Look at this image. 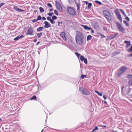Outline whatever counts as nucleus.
Returning <instances> with one entry per match:
<instances>
[{
    "instance_id": "1",
    "label": "nucleus",
    "mask_w": 132,
    "mask_h": 132,
    "mask_svg": "<svg viewBox=\"0 0 132 132\" xmlns=\"http://www.w3.org/2000/svg\"><path fill=\"white\" fill-rule=\"evenodd\" d=\"M84 38L83 35L81 32H77L76 33L75 39L78 45H81L82 44Z\"/></svg>"
},
{
    "instance_id": "2",
    "label": "nucleus",
    "mask_w": 132,
    "mask_h": 132,
    "mask_svg": "<svg viewBox=\"0 0 132 132\" xmlns=\"http://www.w3.org/2000/svg\"><path fill=\"white\" fill-rule=\"evenodd\" d=\"M67 11L68 13L72 15H75L76 13L75 9L71 7L67 8Z\"/></svg>"
},
{
    "instance_id": "3",
    "label": "nucleus",
    "mask_w": 132,
    "mask_h": 132,
    "mask_svg": "<svg viewBox=\"0 0 132 132\" xmlns=\"http://www.w3.org/2000/svg\"><path fill=\"white\" fill-rule=\"evenodd\" d=\"M127 69V68L126 66H122L121 67L118 71V77H120L123 73Z\"/></svg>"
},
{
    "instance_id": "4",
    "label": "nucleus",
    "mask_w": 132,
    "mask_h": 132,
    "mask_svg": "<svg viewBox=\"0 0 132 132\" xmlns=\"http://www.w3.org/2000/svg\"><path fill=\"white\" fill-rule=\"evenodd\" d=\"M116 24L119 31L123 33H125V28H123L119 22H117Z\"/></svg>"
},
{
    "instance_id": "5",
    "label": "nucleus",
    "mask_w": 132,
    "mask_h": 132,
    "mask_svg": "<svg viewBox=\"0 0 132 132\" xmlns=\"http://www.w3.org/2000/svg\"><path fill=\"white\" fill-rule=\"evenodd\" d=\"M55 6L57 9L60 11L62 12L63 11V9L62 6L60 3L57 1H55Z\"/></svg>"
},
{
    "instance_id": "6",
    "label": "nucleus",
    "mask_w": 132,
    "mask_h": 132,
    "mask_svg": "<svg viewBox=\"0 0 132 132\" xmlns=\"http://www.w3.org/2000/svg\"><path fill=\"white\" fill-rule=\"evenodd\" d=\"M118 9H116L115 11V13L117 17L118 18L121 22H122V18L120 14L118 11Z\"/></svg>"
},
{
    "instance_id": "7",
    "label": "nucleus",
    "mask_w": 132,
    "mask_h": 132,
    "mask_svg": "<svg viewBox=\"0 0 132 132\" xmlns=\"http://www.w3.org/2000/svg\"><path fill=\"white\" fill-rule=\"evenodd\" d=\"M34 30L31 28H29L27 31L26 34L27 35H34Z\"/></svg>"
},
{
    "instance_id": "8",
    "label": "nucleus",
    "mask_w": 132,
    "mask_h": 132,
    "mask_svg": "<svg viewBox=\"0 0 132 132\" xmlns=\"http://www.w3.org/2000/svg\"><path fill=\"white\" fill-rule=\"evenodd\" d=\"M127 77L129 80L128 81L129 86H131L132 85V75H129L127 76Z\"/></svg>"
},
{
    "instance_id": "9",
    "label": "nucleus",
    "mask_w": 132,
    "mask_h": 132,
    "mask_svg": "<svg viewBox=\"0 0 132 132\" xmlns=\"http://www.w3.org/2000/svg\"><path fill=\"white\" fill-rule=\"evenodd\" d=\"M74 1L77 7V10H79L80 6V1L79 0H74Z\"/></svg>"
},
{
    "instance_id": "10",
    "label": "nucleus",
    "mask_w": 132,
    "mask_h": 132,
    "mask_svg": "<svg viewBox=\"0 0 132 132\" xmlns=\"http://www.w3.org/2000/svg\"><path fill=\"white\" fill-rule=\"evenodd\" d=\"M13 9L15 11L19 12H23L25 11V10L19 9L17 6H14Z\"/></svg>"
},
{
    "instance_id": "11",
    "label": "nucleus",
    "mask_w": 132,
    "mask_h": 132,
    "mask_svg": "<svg viewBox=\"0 0 132 132\" xmlns=\"http://www.w3.org/2000/svg\"><path fill=\"white\" fill-rule=\"evenodd\" d=\"M45 24L44 26V27L46 28H47L50 27L51 26V24L47 21H45L44 22Z\"/></svg>"
},
{
    "instance_id": "12",
    "label": "nucleus",
    "mask_w": 132,
    "mask_h": 132,
    "mask_svg": "<svg viewBox=\"0 0 132 132\" xmlns=\"http://www.w3.org/2000/svg\"><path fill=\"white\" fill-rule=\"evenodd\" d=\"M24 37L23 35H21V36H18L16 37L14 39V40L15 41L19 39H21Z\"/></svg>"
},
{
    "instance_id": "13",
    "label": "nucleus",
    "mask_w": 132,
    "mask_h": 132,
    "mask_svg": "<svg viewBox=\"0 0 132 132\" xmlns=\"http://www.w3.org/2000/svg\"><path fill=\"white\" fill-rule=\"evenodd\" d=\"M60 35L64 40H66V38L65 37V34L64 32H61L60 34Z\"/></svg>"
},
{
    "instance_id": "14",
    "label": "nucleus",
    "mask_w": 132,
    "mask_h": 132,
    "mask_svg": "<svg viewBox=\"0 0 132 132\" xmlns=\"http://www.w3.org/2000/svg\"><path fill=\"white\" fill-rule=\"evenodd\" d=\"M124 43L127 44V48L128 47L131 45L130 42L129 41L125 40L124 41Z\"/></svg>"
},
{
    "instance_id": "15",
    "label": "nucleus",
    "mask_w": 132,
    "mask_h": 132,
    "mask_svg": "<svg viewBox=\"0 0 132 132\" xmlns=\"http://www.w3.org/2000/svg\"><path fill=\"white\" fill-rule=\"evenodd\" d=\"M105 17L107 20L110 21L111 20L112 18L110 14L109 15H108L105 16Z\"/></svg>"
},
{
    "instance_id": "16",
    "label": "nucleus",
    "mask_w": 132,
    "mask_h": 132,
    "mask_svg": "<svg viewBox=\"0 0 132 132\" xmlns=\"http://www.w3.org/2000/svg\"><path fill=\"white\" fill-rule=\"evenodd\" d=\"M103 14L105 16L110 14L109 12L108 11L106 10L103 11Z\"/></svg>"
},
{
    "instance_id": "17",
    "label": "nucleus",
    "mask_w": 132,
    "mask_h": 132,
    "mask_svg": "<svg viewBox=\"0 0 132 132\" xmlns=\"http://www.w3.org/2000/svg\"><path fill=\"white\" fill-rule=\"evenodd\" d=\"M82 26L83 27L84 29H85L87 30H90V29H91V28L89 27L86 26L82 25Z\"/></svg>"
},
{
    "instance_id": "18",
    "label": "nucleus",
    "mask_w": 132,
    "mask_h": 132,
    "mask_svg": "<svg viewBox=\"0 0 132 132\" xmlns=\"http://www.w3.org/2000/svg\"><path fill=\"white\" fill-rule=\"evenodd\" d=\"M43 27H40L37 29V30L38 32H40L42 31V29H43Z\"/></svg>"
},
{
    "instance_id": "19",
    "label": "nucleus",
    "mask_w": 132,
    "mask_h": 132,
    "mask_svg": "<svg viewBox=\"0 0 132 132\" xmlns=\"http://www.w3.org/2000/svg\"><path fill=\"white\" fill-rule=\"evenodd\" d=\"M92 36L90 35H88L87 37V41H88L92 39Z\"/></svg>"
},
{
    "instance_id": "20",
    "label": "nucleus",
    "mask_w": 132,
    "mask_h": 132,
    "mask_svg": "<svg viewBox=\"0 0 132 132\" xmlns=\"http://www.w3.org/2000/svg\"><path fill=\"white\" fill-rule=\"evenodd\" d=\"M39 9V11L40 12H43L44 11V9L42 7H40Z\"/></svg>"
},
{
    "instance_id": "21",
    "label": "nucleus",
    "mask_w": 132,
    "mask_h": 132,
    "mask_svg": "<svg viewBox=\"0 0 132 132\" xmlns=\"http://www.w3.org/2000/svg\"><path fill=\"white\" fill-rule=\"evenodd\" d=\"M124 23L126 25V26H129V24L128 22L126 20H124L123 21Z\"/></svg>"
},
{
    "instance_id": "22",
    "label": "nucleus",
    "mask_w": 132,
    "mask_h": 132,
    "mask_svg": "<svg viewBox=\"0 0 132 132\" xmlns=\"http://www.w3.org/2000/svg\"><path fill=\"white\" fill-rule=\"evenodd\" d=\"M132 89L131 88H128L129 91L128 92H127L126 93V94L129 95V93L130 92V91Z\"/></svg>"
},
{
    "instance_id": "23",
    "label": "nucleus",
    "mask_w": 132,
    "mask_h": 132,
    "mask_svg": "<svg viewBox=\"0 0 132 132\" xmlns=\"http://www.w3.org/2000/svg\"><path fill=\"white\" fill-rule=\"evenodd\" d=\"M37 97L36 96H33L31 98H30V100H35L36 99Z\"/></svg>"
},
{
    "instance_id": "24",
    "label": "nucleus",
    "mask_w": 132,
    "mask_h": 132,
    "mask_svg": "<svg viewBox=\"0 0 132 132\" xmlns=\"http://www.w3.org/2000/svg\"><path fill=\"white\" fill-rule=\"evenodd\" d=\"M85 90V89H82V90L80 92V93L82 94H87L85 93H84Z\"/></svg>"
},
{
    "instance_id": "25",
    "label": "nucleus",
    "mask_w": 132,
    "mask_h": 132,
    "mask_svg": "<svg viewBox=\"0 0 132 132\" xmlns=\"http://www.w3.org/2000/svg\"><path fill=\"white\" fill-rule=\"evenodd\" d=\"M42 32H40L38 33L37 34V37L38 38H40L42 35Z\"/></svg>"
},
{
    "instance_id": "26",
    "label": "nucleus",
    "mask_w": 132,
    "mask_h": 132,
    "mask_svg": "<svg viewBox=\"0 0 132 132\" xmlns=\"http://www.w3.org/2000/svg\"><path fill=\"white\" fill-rule=\"evenodd\" d=\"M95 92L97 93L100 96H102V93H100L99 92L97 91H95Z\"/></svg>"
},
{
    "instance_id": "27",
    "label": "nucleus",
    "mask_w": 132,
    "mask_h": 132,
    "mask_svg": "<svg viewBox=\"0 0 132 132\" xmlns=\"http://www.w3.org/2000/svg\"><path fill=\"white\" fill-rule=\"evenodd\" d=\"M118 34V33H116V34L115 35H112V36H113V38H116Z\"/></svg>"
},
{
    "instance_id": "28",
    "label": "nucleus",
    "mask_w": 132,
    "mask_h": 132,
    "mask_svg": "<svg viewBox=\"0 0 132 132\" xmlns=\"http://www.w3.org/2000/svg\"><path fill=\"white\" fill-rule=\"evenodd\" d=\"M127 50L129 52H132V45H131V47L129 48Z\"/></svg>"
},
{
    "instance_id": "29",
    "label": "nucleus",
    "mask_w": 132,
    "mask_h": 132,
    "mask_svg": "<svg viewBox=\"0 0 132 132\" xmlns=\"http://www.w3.org/2000/svg\"><path fill=\"white\" fill-rule=\"evenodd\" d=\"M92 5V4L91 3H89L88 4V9H90L91 6Z\"/></svg>"
},
{
    "instance_id": "30",
    "label": "nucleus",
    "mask_w": 132,
    "mask_h": 132,
    "mask_svg": "<svg viewBox=\"0 0 132 132\" xmlns=\"http://www.w3.org/2000/svg\"><path fill=\"white\" fill-rule=\"evenodd\" d=\"M95 2L97 4H99L100 5H101L102 4V3L101 2L99 1H95Z\"/></svg>"
},
{
    "instance_id": "31",
    "label": "nucleus",
    "mask_w": 132,
    "mask_h": 132,
    "mask_svg": "<svg viewBox=\"0 0 132 132\" xmlns=\"http://www.w3.org/2000/svg\"><path fill=\"white\" fill-rule=\"evenodd\" d=\"M85 59L84 57L83 56H81L80 57V60L81 61H83Z\"/></svg>"
},
{
    "instance_id": "32",
    "label": "nucleus",
    "mask_w": 132,
    "mask_h": 132,
    "mask_svg": "<svg viewBox=\"0 0 132 132\" xmlns=\"http://www.w3.org/2000/svg\"><path fill=\"white\" fill-rule=\"evenodd\" d=\"M99 34L101 36V38H105L106 37L103 34H101L100 33H99Z\"/></svg>"
},
{
    "instance_id": "33",
    "label": "nucleus",
    "mask_w": 132,
    "mask_h": 132,
    "mask_svg": "<svg viewBox=\"0 0 132 132\" xmlns=\"http://www.w3.org/2000/svg\"><path fill=\"white\" fill-rule=\"evenodd\" d=\"M63 22L62 21L59 22V21L58 22V26H60L61 24H62Z\"/></svg>"
},
{
    "instance_id": "34",
    "label": "nucleus",
    "mask_w": 132,
    "mask_h": 132,
    "mask_svg": "<svg viewBox=\"0 0 132 132\" xmlns=\"http://www.w3.org/2000/svg\"><path fill=\"white\" fill-rule=\"evenodd\" d=\"M54 13L55 14L57 15H58V13L57 11L56 10H54Z\"/></svg>"
},
{
    "instance_id": "35",
    "label": "nucleus",
    "mask_w": 132,
    "mask_h": 132,
    "mask_svg": "<svg viewBox=\"0 0 132 132\" xmlns=\"http://www.w3.org/2000/svg\"><path fill=\"white\" fill-rule=\"evenodd\" d=\"M37 19L38 20H40L42 19V17L40 15H39L38 16Z\"/></svg>"
},
{
    "instance_id": "36",
    "label": "nucleus",
    "mask_w": 132,
    "mask_h": 132,
    "mask_svg": "<svg viewBox=\"0 0 132 132\" xmlns=\"http://www.w3.org/2000/svg\"><path fill=\"white\" fill-rule=\"evenodd\" d=\"M75 54L77 56L78 58L79 56L80 55V54L78 53L77 52H76Z\"/></svg>"
},
{
    "instance_id": "37",
    "label": "nucleus",
    "mask_w": 132,
    "mask_h": 132,
    "mask_svg": "<svg viewBox=\"0 0 132 132\" xmlns=\"http://www.w3.org/2000/svg\"><path fill=\"white\" fill-rule=\"evenodd\" d=\"M57 17L55 15L53 16L52 17V18L53 20L56 19H57Z\"/></svg>"
},
{
    "instance_id": "38",
    "label": "nucleus",
    "mask_w": 132,
    "mask_h": 132,
    "mask_svg": "<svg viewBox=\"0 0 132 132\" xmlns=\"http://www.w3.org/2000/svg\"><path fill=\"white\" fill-rule=\"evenodd\" d=\"M84 93H87V94H85V95H88L90 94L89 92L87 90H85Z\"/></svg>"
},
{
    "instance_id": "39",
    "label": "nucleus",
    "mask_w": 132,
    "mask_h": 132,
    "mask_svg": "<svg viewBox=\"0 0 132 132\" xmlns=\"http://www.w3.org/2000/svg\"><path fill=\"white\" fill-rule=\"evenodd\" d=\"M38 21V20L37 19H35L32 20V21L33 23H34V22H37V21Z\"/></svg>"
},
{
    "instance_id": "40",
    "label": "nucleus",
    "mask_w": 132,
    "mask_h": 132,
    "mask_svg": "<svg viewBox=\"0 0 132 132\" xmlns=\"http://www.w3.org/2000/svg\"><path fill=\"white\" fill-rule=\"evenodd\" d=\"M119 10L123 14H124L125 12H124V11L122 9H120Z\"/></svg>"
},
{
    "instance_id": "41",
    "label": "nucleus",
    "mask_w": 132,
    "mask_h": 132,
    "mask_svg": "<svg viewBox=\"0 0 132 132\" xmlns=\"http://www.w3.org/2000/svg\"><path fill=\"white\" fill-rule=\"evenodd\" d=\"M84 63H85L86 64H87V59L86 58L84 60Z\"/></svg>"
},
{
    "instance_id": "42",
    "label": "nucleus",
    "mask_w": 132,
    "mask_h": 132,
    "mask_svg": "<svg viewBox=\"0 0 132 132\" xmlns=\"http://www.w3.org/2000/svg\"><path fill=\"white\" fill-rule=\"evenodd\" d=\"M47 20L49 21L51 20V18L50 17L48 16L47 17Z\"/></svg>"
},
{
    "instance_id": "43",
    "label": "nucleus",
    "mask_w": 132,
    "mask_h": 132,
    "mask_svg": "<svg viewBox=\"0 0 132 132\" xmlns=\"http://www.w3.org/2000/svg\"><path fill=\"white\" fill-rule=\"evenodd\" d=\"M86 76V75H82L81 76V78L82 79H83Z\"/></svg>"
},
{
    "instance_id": "44",
    "label": "nucleus",
    "mask_w": 132,
    "mask_h": 132,
    "mask_svg": "<svg viewBox=\"0 0 132 132\" xmlns=\"http://www.w3.org/2000/svg\"><path fill=\"white\" fill-rule=\"evenodd\" d=\"M53 14V13H48V15L50 16H52V15Z\"/></svg>"
},
{
    "instance_id": "45",
    "label": "nucleus",
    "mask_w": 132,
    "mask_h": 132,
    "mask_svg": "<svg viewBox=\"0 0 132 132\" xmlns=\"http://www.w3.org/2000/svg\"><path fill=\"white\" fill-rule=\"evenodd\" d=\"M47 5L50 7H52V5L50 3L47 4Z\"/></svg>"
},
{
    "instance_id": "46",
    "label": "nucleus",
    "mask_w": 132,
    "mask_h": 132,
    "mask_svg": "<svg viewBox=\"0 0 132 132\" xmlns=\"http://www.w3.org/2000/svg\"><path fill=\"white\" fill-rule=\"evenodd\" d=\"M50 22L52 24H54L55 23V22L53 21V20L52 19L50 20Z\"/></svg>"
},
{
    "instance_id": "47",
    "label": "nucleus",
    "mask_w": 132,
    "mask_h": 132,
    "mask_svg": "<svg viewBox=\"0 0 132 132\" xmlns=\"http://www.w3.org/2000/svg\"><path fill=\"white\" fill-rule=\"evenodd\" d=\"M98 129V127L97 126H95V128L94 129V130H95H95H97Z\"/></svg>"
},
{
    "instance_id": "48",
    "label": "nucleus",
    "mask_w": 132,
    "mask_h": 132,
    "mask_svg": "<svg viewBox=\"0 0 132 132\" xmlns=\"http://www.w3.org/2000/svg\"><path fill=\"white\" fill-rule=\"evenodd\" d=\"M5 4V3H2L0 4V7H2Z\"/></svg>"
},
{
    "instance_id": "49",
    "label": "nucleus",
    "mask_w": 132,
    "mask_h": 132,
    "mask_svg": "<svg viewBox=\"0 0 132 132\" xmlns=\"http://www.w3.org/2000/svg\"><path fill=\"white\" fill-rule=\"evenodd\" d=\"M125 19L127 20H128V21H129L130 20L129 19L127 16H126Z\"/></svg>"
},
{
    "instance_id": "50",
    "label": "nucleus",
    "mask_w": 132,
    "mask_h": 132,
    "mask_svg": "<svg viewBox=\"0 0 132 132\" xmlns=\"http://www.w3.org/2000/svg\"><path fill=\"white\" fill-rule=\"evenodd\" d=\"M103 97L105 100L107 98L106 96L105 95H104L103 96Z\"/></svg>"
},
{
    "instance_id": "51",
    "label": "nucleus",
    "mask_w": 132,
    "mask_h": 132,
    "mask_svg": "<svg viewBox=\"0 0 132 132\" xmlns=\"http://www.w3.org/2000/svg\"><path fill=\"white\" fill-rule=\"evenodd\" d=\"M82 90V88L81 87H79V90L80 92H81Z\"/></svg>"
},
{
    "instance_id": "52",
    "label": "nucleus",
    "mask_w": 132,
    "mask_h": 132,
    "mask_svg": "<svg viewBox=\"0 0 132 132\" xmlns=\"http://www.w3.org/2000/svg\"><path fill=\"white\" fill-rule=\"evenodd\" d=\"M42 18V19H43V20H46V18L44 17H43Z\"/></svg>"
},
{
    "instance_id": "53",
    "label": "nucleus",
    "mask_w": 132,
    "mask_h": 132,
    "mask_svg": "<svg viewBox=\"0 0 132 132\" xmlns=\"http://www.w3.org/2000/svg\"><path fill=\"white\" fill-rule=\"evenodd\" d=\"M90 30H91V32L92 33H94V31L91 28V29H90Z\"/></svg>"
},
{
    "instance_id": "54",
    "label": "nucleus",
    "mask_w": 132,
    "mask_h": 132,
    "mask_svg": "<svg viewBox=\"0 0 132 132\" xmlns=\"http://www.w3.org/2000/svg\"><path fill=\"white\" fill-rule=\"evenodd\" d=\"M124 88V87L122 86L121 88V90L122 91H123V89Z\"/></svg>"
},
{
    "instance_id": "55",
    "label": "nucleus",
    "mask_w": 132,
    "mask_h": 132,
    "mask_svg": "<svg viewBox=\"0 0 132 132\" xmlns=\"http://www.w3.org/2000/svg\"><path fill=\"white\" fill-rule=\"evenodd\" d=\"M53 9H50L49 10V11L50 12H51L52 11H53Z\"/></svg>"
},
{
    "instance_id": "56",
    "label": "nucleus",
    "mask_w": 132,
    "mask_h": 132,
    "mask_svg": "<svg viewBox=\"0 0 132 132\" xmlns=\"http://www.w3.org/2000/svg\"><path fill=\"white\" fill-rule=\"evenodd\" d=\"M37 39H35L34 41V42H37Z\"/></svg>"
},
{
    "instance_id": "57",
    "label": "nucleus",
    "mask_w": 132,
    "mask_h": 132,
    "mask_svg": "<svg viewBox=\"0 0 132 132\" xmlns=\"http://www.w3.org/2000/svg\"><path fill=\"white\" fill-rule=\"evenodd\" d=\"M40 43V42H38L37 43V44H36V45H38V44H39V43Z\"/></svg>"
},
{
    "instance_id": "58",
    "label": "nucleus",
    "mask_w": 132,
    "mask_h": 132,
    "mask_svg": "<svg viewBox=\"0 0 132 132\" xmlns=\"http://www.w3.org/2000/svg\"><path fill=\"white\" fill-rule=\"evenodd\" d=\"M123 15L124 16H126V15L125 13L124 14H123Z\"/></svg>"
},
{
    "instance_id": "59",
    "label": "nucleus",
    "mask_w": 132,
    "mask_h": 132,
    "mask_svg": "<svg viewBox=\"0 0 132 132\" xmlns=\"http://www.w3.org/2000/svg\"><path fill=\"white\" fill-rule=\"evenodd\" d=\"M37 10H34V12H35V13H36L37 12Z\"/></svg>"
},
{
    "instance_id": "60",
    "label": "nucleus",
    "mask_w": 132,
    "mask_h": 132,
    "mask_svg": "<svg viewBox=\"0 0 132 132\" xmlns=\"http://www.w3.org/2000/svg\"><path fill=\"white\" fill-rule=\"evenodd\" d=\"M101 127H106V126H104V125H102L101 126Z\"/></svg>"
},
{
    "instance_id": "61",
    "label": "nucleus",
    "mask_w": 132,
    "mask_h": 132,
    "mask_svg": "<svg viewBox=\"0 0 132 132\" xmlns=\"http://www.w3.org/2000/svg\"><path fill=\"white\" fill-rule=\"evenodd\" d=\"M104 102L106 104H107V102L106 101H104Z\"/></svg>"
},
{
    "instance_id": "62",
    "label": "nucleus",
    "mask_w": 132,
    "mask_h": 132,
    "mask_svg": "<svg viewBox=\"0 0 132 132\" xmlns=\"http://www.w3.org/2000/svg\"><path fill=\"white\" fill-rule=\"evenodd\" d=\"M130 55L132 57V53L130 54Z\"/></svg>"
},
{
    "instance_id": "63",
    "label": "nucleus",
    "mask_w": 132,
    "mask_h": 132,
    "mask_svg": "<svg viewBox=\"0 0 132 132\" xmlns=\"http://www.w3.org/2000/svg\"><path fill=\"white\" fill-rule=\"evenodd\" d=\"M85 3H86V4H87V3H88V2L86 1V2H85Z\"/></svg>"
},
{
    "instance_id": "64",
    "label": "nucleus",
    "mask_w": 132,
    "mask_h": 132,
    "mask_svg": "<svg viewBox=\"0 0 132 132\" xmlns=\"http://www.w3.org/2000/svg\"><path fill=\"white\" fill-rule=\"evenodd\" d=\"M95 131V130H94V129H93V130L92 131V132H94V131Z\"/></svg>"
}]
</instances>
